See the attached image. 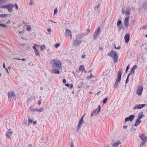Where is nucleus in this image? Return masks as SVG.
Returning <instances> with one entry per match:
<instances>
[{
    "mask_svg": "<svg viewBox=\"0 0 147 147\" xmlns=\"http://www.w3.org/2000/svg\"><path fill=\"white\" fill-rule=\"evenodd\" d=\"M84 114L82 117L81 118V119L80 120L81 121H83V118L84 117Z\"/></svg>",
    "mask_w": 147,
    "mask_h": 147,
    "instance_id": "obj_48",
    "label": "nucleus"
},
{
    "mask_svg": "<svg viewBox=\"0 0 147 147\" xmlns=\"http://www.w3.org/2000/svg\"><path fill=\"white\" fill-rule=\"evenodd\" d=\"M5 69L6 70V71H7V73H9V72H8V71L7 69V68H6Z\"/></svg>",
    "mask_w": 147,
    "mask_h": 147,
    "instance_id": "obj_63",
    "label": "nucleus"
},
{
    "mask_svg": "<svg viewBox=\"0 0 147 147\" xmlns=\"http://www.w3.org/2000/svg\"><path fill=\"white\" fill-rule=\"evenodd\" d=\"M37 45L36 44H34V45L33 46L32 48L34 49V50L35 51L36 49H36V46H37Z\"/></svg>",
    "mask_w": 147,
    "mask_h": 147,
    "instance_id": "obj_39",
    "label": "nucleus"
},
{
    "mask_svg": "<svg viewBox=\"0 0 147 147\" xmlns=\"http://www.w3.org/2000/svg\"><path fill=\"white\" fill-rule=\"evenodd\" d=\"M1 8L7 9L9 12L11 13L12 11V8H13V4L9 3L6 5H4L0 7Z\"/></svg>",
    "mask_w": 147,
    "mask_h": 147,
    "instance_id": "obj_4",
    "label": "nucleus"
},
{
    "mask_svg": "<svg viewBox=\"0 0 147 147\" xmlns=\"http://www.w3.org/2000/svg\"><path fill=\"white\" fill-rule=\"evenodd\" d=\"M79 71H82V72H84L85 73L86 72V71L85 70L84 66L82 65H80L79 68Z\"/></svg>",
    "mask_w": 147,
    "mask_h": 147,
    "instance_id": "obj_21",
    "label": "nucleus"
},
{
    "mask_svg": "<svg viewBox=\"0 0 147 147\" xmlns=\"http://www.w3.org/2000/svg\"><path fill=\"white\" fill-rule=\"evenodd\" d=\"M131 8L129 6H127V7L126 11H125V16L127 15L129 16L130 13Z\"/></svg>",
    "mask_w": 147,
    "mask_h": 147,
    "instance_id": "obj_16",
    "label": "nucleus"
},
{
    "mask_svg": "<svg viewBox=\"0 0 147 147\" xmlns=\"http://www.w3.org/2000/svg\"><path fill=\"white\" fill-rule=\"evenodd\" d=\"M121 143L119 140H117L112 144L113 147H117Z\"/></svg>",
    "mask_w": 147,
    "mask_h": 147,
    "instance_id": "obj_20",
    "label": "nucleus"
},
{
    "mask_svg": "<svg viewBox=\"0 0 147 147\" xmlns=\"http://www.w3.org/2000/svg\"><path fill=\"white\" fill-rule=\"evenodd\" d=\"M139 137L142 140V142L140 144V147H143V145L145 144L146 141L147 140V137L143 134H140L139 136Z\"/></svg>",
    "mask_w": 147,
    "mask_h": 147,
    "instance_id": "obj_5",
    "label": "nucleus"
},
{
    "mask_svg": "<svg viewBox=\"0 0 147 147\" xmlns=\"http://www.w3.org/2000/svg\"><path fill=\"white\" fill-rule=\"evenodd\" d=\"M60 45V44L59 43H56L55 45V47L57 48L58 47H59Z\"/></svg>",
    "mask_w": 147,
    "mask_h": 147,
    "instance_id": "obj_44",
    "label": "nucleus"
},
{
    "mask_svg": "<svg viewBox=\"0 0 147 147\" xmlns=\"http://www.w3.org/2000/svg\"><path fill=\"white\" fill-rule=\"evenodd\" d=\"M124 11H124V9H122V14H124Z\"/></svg>",
    "mask_w": 147,
    "mask_h": 147,
    "instance_id": "obj_55",
    "label": "nucleus"
},
{
    "mask_svg": "<svg viewBox=\"0 0 147 147\" xmlns=\"http://www.w3.org/2000/svg\"><path fill=\"white\" fill-rule=\"evenodd\" d=\"M70 88H72L73 87V85L72 84H71L70 85Z\"/></svg>",
    "mask_w": 147,
    "mask_h": 147,
    "instance_id": "obj_58",
    "label": "nucleus"
},
{
    "mask_svg": "<svg viewBox=\"0 0 147 147\" xmlns=\"http://www.w3.org/2000/svg\"><path fill=\"white\" fill-rule=\"evenodd\" d=\"M13 59H17V60H22V61H26V59L25 58H23L22 59H19V58H14Z\"/></svg>",
    "mask_w": 147,
    "mask_h": 147,
    "instance_id": "obj_32",
    "label": "nucleus"
},
{
    "mask_svg": "<svg viewBox=\"0 0 147 147\" xmlns=\"http://www.w3.org/2000/svg\"><path fill=\"white\" fill-rule=\"evenodd\" d=\"M108 98H105L103 100L102 102L103 104H105L106 103Z\"/></svg>",
    "mask_w": 147,
    "mask_h": 147,
    "instance_id": "obj_35",
    "label": "nucleus"
},
{
    "mask_svg": "<svg viewBox=\"0 0 147 147\" xmlns=\"http://www.w3.org/2000/svg\"><path fill=\"white\" fill-rule=\"evenodd\" d=\"M58 12V10L57 8L55 9L54 10V15H55Z\"/></svg>",
    "mask_w": 147,
    "mask_h": 147,
    "instance_id": "obj_38",
    "label": "nucleus"
},
{
    "mask_svg": "<svg viewBox=\"0 0 147 147\" xmlns=\"http://www.w3.org/2000/svg\"><path fill=\"white\" fill-rule=\"evenodd\" d=\"M63 83H64V84H65L66 83V82L65 79H63Z\"/></svg>",
    "mask_w": 147,
    "mask_h": 147,
    "instance_id": "obj_53",
    "label": "nucleus"
},
{
    "mask_svg": "<svg viewBox=\"0 0 147 147\" xmlns=\"http://www.w3.org/2000/svg\"><path fill=\"white\" fill-rule=\"evenodd\" d=\"M3 67L4 68H5V69H6V68L5 67V63H4L3 64Z\"/></svg>",
    "mask_w": 147,
    "mask_h": 147,
    "instance_id": "obj_59",
    "label": "nucleus"
},
{
    "mask_svg": "<svg viewBox=\"0 0 147 147\" xmlns=\"http://www.w3.org/2000/svg\"><path fill=\"white\" fill-rule=\"evenodd\" d=\"M100 32V26H99L93 34L94 40L96 39L97 37L98 36Z\"/></svg>",
    "mask_w": 147,
    "mask_h": 147,
    "instance_id": "obj_6",
    "label": "nucleus"
},
{
    "mask_svg": "<svg viewBox=\"0 0 147 147\" xmlns=\"http://www.w3.org/2000/svg\"><path fill=\"white\" fill-rule=\"evenodd\" d=\"M51 28H48L47 29V31H48L49 32H50L51 31Z\"/></svg>",
    "mask_w": 147,
    "mask_h": 147,
    "instance_id": "obj_61",
    "label": "nucleus"
},
{
    "mask_svg": "<svg viewBox=\"0 0 147 147\" xmlns=\"http://www.w3.org/2000/svg\"><path fill=\"white\" fill-rule=\"evenodd\" d=\"M115 49H119L121 48V47L120 46H119L117 47H116L115 45Z\"/></svg>",
    "mask_w": 147,
    "mask_h": 147,
    "instance_id": "obj_46",
    "label": "nucleus"
},
{
    "mask_svg": "<svg viewBox=\"0 0 147 147\" xmlns=\"http://www.w3.org/2000/svg\"><path fill=\"white\" fill-rule=\"evenodd\" d=\"M51 71L53 73L55 74H59L60 73L58 69H56L52 70Z\"/></svg>",
    "mask_w": 147,
    "mask_h": 147,
    "instance_id": "obj_25",
    "label": "nucleus"
},
{
    "mask_svg": "<svg viewBox=\"0 0 147 147\" xmlns=\"http://www.w3.org/2000/svg\"><path fill=\"white\" fill-rule=\"evenodd\" d=\"M37 109H31V107L30 108V110L31 111L33 112H35V111H36Z\"/></svg>",
    "mask_w": 147,
    "mask_h": 147,
    "instance_id": "obj_41",
    "label": "nucleus"
},
{
    "mask_svg": "<svg viewBox=\"0 0 147 147\" xmlns=\"http://www.w3.org/2000/svg\"><path fill=\"white\" fill-rule=\"evenodd\" d=\"M0 26L4 27V28H5V27H6L7 26V25H6L5 24H0Z\"/></svg>",
    "mask_w": 147,
    "mask_h": 147,
    "instance_id": "obj_36",
    "label": "nucleus"
},
{
    "mask_svg": "<svg viewBox=\"0 0 147 147\" xmlns=\"http://www.w3.org/2000/svg\"><path fill=\"white\" fill-rule=\"evenodd\" d=\"M129 65H128L127 66L126 71H125L126 72H127V71H128L129 69Z\"/></svg>",
    "mask_w": 147,
    "mask_h": 147,
    "instance_id": "obj_47",
    "label": "nucleus"
},
{
    "mask_svg": "<svg viewBox=\"0 0 147 147\" xmlns=\"http://www.w3.org/2000/svg\"><path fill=\"white\" fill-rule=\"evenodd\" d=\"M147 28V25H146L145 26H143L142 27H141L140 28V29L145 30Z\"/></svg>",
    "mask_w": 147,
    "mask_h": 147,
    "instance_id": "obj_33",
    "label": "nucleus"
},
{
    "mask_svg": "<svg viewBox=\"0 0 147 147\" xmlns=\"http://www.w3.org/2000/svg\"><path fill=\"white\" fill-rule=\"evenodd\" d=\"M130 76V74H128V75L127 76V78L126 80L125 81V83H127L128 82H129V76Z\"/></svg>",
    "mask_w": 147,
    "mask_h": 147,
    "instance_id": "obj_37",
    "label": "nucleus"
},
{
    "mask_svg": "<svg viewBox=\"0 0 147 147\" xmlns=\"http://www.w3.org/2000/svg\"><path fill=\"white\" fill-rule=\"evenodd\" d=\"M31 29V27L30 26H28L26 29V30L28 31H29Z\"/></svg>",
    "mask_w": 147,
    "mask_h": 147,
    "instance_id": "obj_40",
    "label": "nucleus"
},
{
    "mask_svg": "<svg viewBox=\"0 0 147 147\" xmlns=\"http://www.w3.org/2000/svg\"><path fill=\"white\" fill-rule=\"evenodd\" d=\"M122 74V72L121 71L118 72L117 74V77L116 79V80L120 81L121 80V76Z\"/></svg>",
    "mask_w": 147,
    "mask_h": 147,
    "instance_id": "obj_18",
    "label": "nucleus"
},
{
    "mask_svg": "<svg viewBox=\"0 0 147 147\" xmlns=\"http://www.w3.org/2000/svg\"><path fill=\"white\" fill-rule=\"evenodd\" d=\"M71 32L70 30L68 29H66L65 31V35L67 37L70 36V38H72V34H71Z\"/></svg>",
    "mask_w": 147,
    "mask_h": 147,
    "instance_id": "obj_8",
    "label": "nucleus"
},
{
    "mask_svg": "<svg viewBox=\"0 0 147 147\" xmlns=\"http://www.w3.org/2000/svg\"><path fill=\"white\" fill-rule=\"evenodd\" d=\"M48 21H50V22H51L53 23H57V22H54V21H53V20H49Z\"/></svg>",
    "mask_w": 147,
    "mask_h": 147,
    "instance_id": "obj_52",
    "label": "nucleus"
},
{
    "mask_svg": "<svg viewBox=\"0 0 147 147\" xmlns=\"http://www.w3.org/2000/svg\"><path fill=\"white\" fill-rule=\"evenodd\" d=\"M13 8L14 7H15L17 10H18V5L17 4L15 3V4H13Z\"/></svg>",
    "mask_w": 147,
    "mask_h": 147,
    "instance_id": "obj_29",
    "label": "nucleus"
},
{
    "mask_svg": "<svg viewBox=\"0 0 147 147\" xmlns=\"http://www.w3.org/2000/svg\"><path fill=\"white\" fill-rule=\"evenodd\" d=\"M84 123V121H81L80 120L78 124V125L77 127V131H79L81 127L82 124H83Z\"/></svg>",
    "mask_w": 147,
    "mask_h": 147,
    "instance_id": "obj_19",
    "label": "nucleus"
},
{
    "mask_svg": "<svg viewBox=\"0 0 147 147\" xmlns=\"http://www.w3.org/2000/svg\"><path fill=\"white\" fill-rule=\"evenodd\" d=\"M138 68V66L136 65H134L131 68L130 73L129 74H130V75L131 74H133L134 73L135 70V69L137 68Z\"/></svg>",
    "mask_w": 147,
    "mask_h": 147,
    "instance_id": "obj_17",
    "label": "nucleus"
},
{
    "mask_svg": "<svg viewBox=\"0 0 147 147\" xmlns=\"http://www.w3.org/2000/svg\"><path fill=\"white\" fill-rule=\"evenodd\" d=\"M94 10L95 11H97L98 10V8H97L96 7H94Z\"/></svg>",
    "mask_w": 147,
    "mask_h": 147,
    "instance_id": "obj_56",
    "label": "nucleus"
},
{
    "mask_svg": "<svg viewBox=\"0 0 147 147\" xmlns=\"http://www.w3.org/2000/svg\"><path fill=\"white\" fill-rule=\"evenodd\" d=\"M36 121H34L33 122V124L34 125H35V124H36Z\"/></svg>",
    "mask_w": 147,
    "mask_h": 147,
    "instance_id": "obj_62",
    "label": "nucleus"
},
{
    "mask_svg": "<svg viewBox=\"0 0 147 147\" xmlns=\"http://www.w3.org/2000/svg\"><path fill=\"white\" fill-rule=\"evenodd\" d=\"M143 113L142 112H140L138 115V119L139 120H140L141 119H142V117L144 116V115H143Z\"/></svg>",
    "mask_w": 147,
    "mask_h": 147,
    "instance_id": "obj_23",
    "label": "nucleus"
},
{
    "mask_svg": "<svg viewBox=\"0 0 147 147\" xmlns=\"http://www.w3.org/2000/svg\"><path fill=\"white\" fill-rule=\"evenodd\" d=\"M117 25L118 27H120V29L121 28V27L123 28V26H122V23L121 20H119L117 22Z\"/></svg>",
    "mask_w": 147,
    "mask_h": 147,
    "instance_id": "obj_22",
    "label": "nucleus"
},
{
    "mask_svg": "<svg viewBox=\"0 0 147 147\" xmlns=\"http://www.w3.org/2000/svg\"><path fill=\"white\" fill-rule=\"evenodd\" d=\"M71 147H73V146L72 142L71 143Z\"/></svg>",
    "mask_w": 147,
    "mask_h": 147,
    "instance_id": "obj_64",
    "label": "nucleus"
},
{
    "mask_svg": "<svg viewBox=\"0 0 147 147\" xmlns=\"http://www.w3.org/2000/svg\"><path fill=\"white\" fill-rule=\"evenodd\" d=\"M13 133V132L11 131H6L5 134V136L6 137L8 138L11 140V138L10 136Z\"/></svg>",
    "mask_w": 147,
    "mask_h": 147,
    "instance_id": "obj_14",
    "label": "nucleus"
},
{
    "mask_svg": "<svg viewBox=\"0 0 147 147\" xmlns=\"http://www.w3.org/2000/svg\"><path fill=\"white\" fill-rule=\"evenodd\" d=\"M44 110V108H40L39 109H36V111L37 112L40 113L43 111Z\"/></svg>",
    "mask_w": 147,
    "mask_h": 147,
    "instance_id": "obj_27",
    "label": "nucleus"
},
{
    "mask_svg": "<svg viewBox=\"0 0 147 147\" xmlns=\"http://www.w3.org/2000/svg\"><path fill=\"white\" fill-rule=\"evenodd\" d=\"M146 105L145 104H139V105H136L133 108L134 110H135L136 109H141L142 108L145 107Z\"/></svg>",
    "mask_w": 147,
    "mask_h": 147,
    "instance_id": "obj_9",
    "label": "nucleus"
},
{
    "mask_svg": "<svg viewBox=\"0 0 147 147\" xmlns=\"http://www.w3.org/2000/svg\"><path fill=\"white\" fill-rule=\"evenodd\" d=\"M90 76H88L86 78H87V79H89L90 78H92V77H94V76H92V73H90Z\"/></svg>",
    "mask_w": 147,
    "mask_h": 147,
    "instance_id": "obj_34",
    "label": "nucleus"
},
{
    "mask_svg": "<svg viewBox=\"0 0 147 147\" xmlns=\"http://www.w3.org/2000/svg\"><path fill=\"white\" fill-rule=\"evenodd\" d=\"M120 82L116 80L115 82V83L114 84V88H116L118 87V85L119 84V83Z\"/></svg>",
    "mask_w": 147,
    "mask_h": 147,
    "instance_id": "obj_26",
    "label": "nucleus"
},
{
    "mask_svg": "<svg viewBox=\"0 0 147 147\" xmlns=\"http://www.w3.org/2000/svg\"><path fill=\"white\" fill-rule=\"evenodd\" d=\"M6 15L5 14H3L0 15V17H2L4 18L6 16Z\"/></svg>",
    "mask_w": 147,
    "mask_h": 147,
    "instance_id": "obj_45",
    "label": "nucleus"
},
{
    "mask_svg": "<svg viewBox=\"0 0 147 147\" xmlns=\"http://www.w3.org/2000/svg\"><path fill=\"white\" fill-rule=\"evenodd\" d=\"M82 36L80 34L78 35L76 38L73 41V45L75 46H79L82 42Z\"/></svg>",
    "mask_w": 147,
    "mask_h": 147,
    "instance_id": "obj_3",
    "label": "nucleus"
},
{
    "mask_svg": "<svg viewBox=\"0 0 147 147\" xmlns=\"http://www.w3.org/2000/svg\"><path fill=\"white\" fill-rule=\"evenodd\" d=\"M100 3H98V5L97 6L95 7H96L97 8H100Z\"/></svg>",
    "mask_w": 147,
    "mask_h": 147,
    "instance_id": "obj_49",
    "label": "nucleus"
},
{
    "mask_svg": "<svg viewBox=\"0 0 147 147\" xmlns=\"http://www.w3.org/2000/svg\"><path fill=\"white\" fill-rule=\"evenodd\" d=\"M37 47H40V50L42 51H43L44 50V49H43V47H42V46H40V45H37Z\"/></svg>",
    "mask_w": 147,
    "mask_h": 147,
    "instance_id": "obj_43",
    "label": "nucleus"
},
{
    "mask_svg": "<svg viewBox=\"0 0 147 147\" xmlns=\"http://www.w3.org/2000/svg\"><path fill=\"white\" fill-rule=\"evenodd\" d=\"M109 56H110L113 59L114 63H117L118 60V56L117 53L113 50H111L108 54Z\"/></svg>",
    "mask_w": 147,
    "mask_h": 147,
    "instance_id": "obj_2",
    "label": "nucleus"
},
{
    "mask_svg": "<svg viewBox=\"0 0 147 147\" xmlns=\"http://www.w3.org/2000/svg\"><path fill=\"white\" fill-rule=\"evenodd\" d=\"M129 16L126 17L124 21V24L126 28H127L129 25Z\"/></svg>",
    "mask_w": 147,
    "mask_h": 147,
    "instance_id": "obj_10",
    "label": "nucleus"
},
{
    "mask_svg": "<svg viewBox=\"0 0 147 147\" xmlns=\"http://www.w3.org/2000/svg\"><path fill=\"white\" fill-rule=\"evenodd\" d=\"M38 103L39 105H40L41 103V99H40L38 102Z\"/></svg>",
    "mask_w": 147,
    "mask_h": 147,
    "instance_id": "obj_50",
    "label": "nucleus"
},
{
    "mask_svg": "<svg viewBox=\"0 0 147 147\" xmlns=\"http://www.w3.org/2000/svg\"><path fill=\"white\" fill-rule=\"evenodd\" d=\"M130 34L129 33H127L124 37L125 42L126 43H127L129 42V39Z\"/></svg>",
    "mask_w": 147,
    "mask_h": 147,
    "instance_id": "obj_15",
    "label": "nucleus"
},
{
    "mask_svg": "<svg viewBox=\"0 0 147 147\" xmlns=\"http://www.w3.org/2000/svg\"><path fill=\"white\" fill-rule=\"evenodd\" d=\"M135 117V116L134 115H131L129 117H126L125 119V122L129 121L130 122H132Z\"/></svg>",
    "mask_w": 147,
    "mask_h": 147,
    "instance_id": "obj_11",
    "label": "nucleus"
},
{
    "mask_svg": "<svg viewBox=\"0 0 147 147\" xmlns=\"http://www.w3.org/2000/svg\"><path fill=\"white\" fill-rule=\"evenodd\" d=\"M85 57H86V55H82L81 56V57L82 58H85Z\"/></svg>",
    "mask_w": 147,
    "mask_h": 147,
    "instance_id": "obj_51",
    "label": "nucleus"
},
{
    "mask_svg": "<svg viewBox=\"0 0 147 147\" xmlns=\"http://www.w3.org/2000/svg\"><path fill=\"white\" fill-rule=\"evenodd\" d=\"M51 62L53 67L59 69H61V62L59 60L55 59H52Z\"/></svg>",
    "mask_w": 147,
    "mask_h": 147,
    "instance_id": "obj_1",
    "label": "nucleus"
},
{
    "mask_svg": "<svg viewBox=\"0 0 147 147\" xmlns=\"http://www.w3.org/2000/svg\"><path fill=\"white\" fill-rule=\"evenodd\" d=\"M127 126H126V125H124L123 126V128L124 129H127Z\"/></svg>",
    "mask_w": 147,
    "mask_h": 147,
    "instance_id": "obj_57",
    "label": "nucleus"
},
{
    "mask_svg": "<svg viewBox=\"0 0 147 147\" xmlns=\"http://www.w3.org/2000/svg\"><path fill=\"white\" fill-rule=\"evenodd\" d=\"M7 2V0H0V5L4 3H5Z\"/></svg>",
    "mask_w": 147,
    "mask_h": 147,
    "instance_id": "obj_28",
    "label": "nucleus"
},
{
    "mask_svg": "<svg viewBox=\"0 0 147 147\" xmlns=\"http://www.w3.org/2000/svg\"><path fill=\"white\" fill-rule=\"evenodd\" d=\"M7 94L8 96V98H12V97L13 96H16L15 94L14 93V91H12L11 92H8L7 93Z\"/></svg>",
    "mask_w": 147,
    "mask_h": 147,
    "instance_id": "obj_13",
    "label": "nucleus"
},
{
    "mask_svg": "<svg viewBox=\"0 0 147 147\" xmlns=\"http://www.w3.org/2000/svg\"><path fill=\"white\" fill-rule=\"evenodd\" d=\"M70 84L69 83H67L66 84H65V86L67 87H69L70 86Z\"/></svg>",
    "mask_w": 147,
    "mask_h": 147,
    "instance_id": "obj_54",
    "label": "nucleus"
},
{
    "mask_svg": "<svg viewBox=\"0 0 147 147\" xmlns=\"http://www.w3.org/2000/svg\"><path fill=\"white\" fill-rule=\"evenodd\" d=\"M34 51L36 55L37 56L40 55V53L38 50L37 49H36Z\"/></svg>",
    "mask_w": 147,
    "mask_h": 147,
    "instance_id": "obj_30",
    "label": "nucleus"
},
{
    "mask_svg": "<svg viewBox=\"0 0 147 147\" xmlns=\"http://www.w3.org/2000/svg\"><path fill=\"white\" fill-rule=\"evenodd\" d=\"M28 125H30V123H32L33 122V120L31 119L30 118H28Z\"/></svg>",
    "mask_w": 147,
    "mask_h": 147,
    "instance_id": "obj_31",
    "label": "nucleus"
},
{
    "mask_svg": "<svg viewBox=\"0 0 147 147\" xmlns=\"http://www.w3.org/2000/svg\"><path fill=\"white\" fill-rule=\"evenodd\" d=\"M34 4V1L32 0H30L29 2V5H32Z\"/></svg>",
    "mask_w": 147,
    "mask_h": 147,
    "instance_id": "obj_42",
    "label": "nucleus"
},
{
    "mask_svg": "<svg viewBox=\"0 0 147 147\" xmlns=\"http://www.w3.org/2000/svg\"><path fill=\"white\" fill-rule=\"evenodd\" d=\"M141 122V121L140 120H139V119H137L135 123L134 126H137L139 125Z\"/></svg>",
    "mask_w": 147,
    "mask_h": 147,
    "instance_id": "obj_24",
    "label": "nucleus"
},
{
    "mask_svg": "<svg viewBox=\"0 0 147 147\" xmlns=\"http://www.w3.org/2000/svg\"><path fill=\"white\" fill-rule=\"evenodd\" d=\"M28 147H32V146L31 144H29L28 146Z\"/></svg>",
    "mask_w": 147,
    "mask_h": 147,
    "instance_id": "obj_60",
    "label": "nucleus"
},
{
    "mask_svg": "<svg viewBox=\"0 0 147 147\" xmlns=\"http://www.w3.org/2000/svg\"><path fill=\"white\" fill-rule=\"evenodd\" d=\"M101 109V107L100 105H99L96 109H94L91 113V117H92L95 115H96V113L97 112V114H98Z\"/></svg>",
    "mask_w": 147,
    "mask_h": 147,
    "instance_id": "obj_7",
    "label": "nucleus"
},
{
    "mask_svg": "<svg viewBox=\"0 0 147 147\" xmlns=\"http://www.w3.org/2000/svg\"><path fill=\"white\" fill-rule=\"evenodd\" d=\"M143 90V88L142 86H138V89L136 91L137 94L139 95H140L142 94Z\"/></svg>",
    "mask_w": 147,
    "mask_h": 147,
    "instance_id": "obj_12",
    "label": "nucleus"
}]
</instances>
